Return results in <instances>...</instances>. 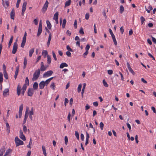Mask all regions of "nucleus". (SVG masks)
<instances>
[{
	"instance_id": "obj_61",
	"label": "nucleus",
	"mask_w": 156,
	"mask_h": 156,
	"mask_svg": "<svg viewBox=\"0 0 156 156\" xmlns=\"http://www.w3.org/2000/svg\"><path fill=\"white\" fill-rule=\"evenodd\" d=\"M129 69V71L131 72L133 75H135V73L134 72L132 69Z\"/></svg>"
},
{
	"instance_id": "obj_23",
	"label": "nucleus",
	"mask_w": 156,
	"mask_h": 156,
	"mask_svg": "<svg viewBox=\"0 0 156 156\" xmlns=\"http://www.w3.org/2000/svg\"><path fill=\"white\" fill-rule=\"evenodd\" d=\"M38 87V84L37 83L35 82L33 85V88L34 90H36Z\"/></svg>"
},
{
	"instance_id": "obj_60",
	"label": "nucleus",
	"mask_w": 156,
	"mask_h": 156,
	"mask_svg": "<svg viewBox=\"0 0 156 156\" xmlns=\"http://www.w3.org/2000/svg\"><path fill=\"white\" fill-rule=\"evenodd\" d=\"M66 55L68 57H70L71 55V53L69 52V51H67L66 52Z\"/></svg>"
},
{
	"instance_id": "obj_9",
	"label": "nucleus",
	"mask_w": 156,
	"mask_h": 156,
	"mask_svg": "<svg viewBox=\"0 0 156 156\" xmlns=\"http://www.w3.org/2000/svg\"><path fill=\"white\" fill-rule=\"evenodd\" d=\"M23 108V105L22 104L19 108V117L20 118L22 115V112Z\"/></svg>"
},
{
	"instance_id": "obj_17",
	"label": "nucleus",
	"mask_w": 156,
	"mask_h": 156,
	"mask_svg": "<svg viewBox=\"0 0 156 156\" xmlns=\"http://www.w3.org/2000/svg\"><path fill=\"white\" fill-rule=\"evenodd\" d=\"M13 40V36H12L11 37L10 39V40H9V43H8V48H9L10 47L11 44Z\"/></svg>"
},
{
	"instance_id": "obj_55",
	"label": "nucleus",
	"mask_w": 156,
	"mask_h": 156,
	"mask_svg": "<svg viewBox=\"0 0 156 156\" xmlns=\"http://www.w3.org/2000/svg\"><path fill=\"white\" fill-rule=\"evenodd\" d=\"M89 17V14L88 13H86L85 15V18L87 20H88Z\"/></svg>"
},
{
	"instance_id": "obj_6",
	"label": "nucleus",
	"mask_w": 156,
	"mask_h": 156,
	"mask_svg": "<svg viewBox=\"0 0 156 156\" xmlns=\"http://www.w3.org/2000/svg\"><path fill=\"white\" fill-rule=\"evenodd\" d=\"M48 1L46 0L42 9V11L43 12H45L47 10L48 6Z\"/></svg>"
},
{
	"instance_id": "obj_31",
	"label": "nucleus",
	"mask_w": 156,
	"mask_h": 156,
	"mask_svg": "<svg viewBox=\"0 0 156 156\" xmlns=\"http://www.w3.org/2000/svg\"><path fill=\"white\" fill-rule=\"evenodd\" d=\"M50 87L53 90H54L55 88V84L53 82L50 85Z\"/></svg>"
},
{
	"instance_id": "obj_18",
	"label": "nucleus",
	"mask_w": 156,
	"mask_h": 156,
	"mask_svg": "<svg viewBox=\"0 0 156 156\" xmlns=\"http://www.w3.org/2000/svg\"><path fill=\"white\" fill-rule=\"evenodd\" d=\"M68 65L65 62L62 63L60 66V68H63L64 67H67Z\"/></svg>"
},
{
	"instance_id": "obj_24",
	"label": "nucleus",
	"mask_w": 156,
	"mask_h": 156,
	"mask_svg": "<svg viewBox=\"0 0 156 156\" xmlns=\"http://www.w3.org/2000/svg\"><path fill=\"white\" fill-rule=\"evenodd\" d=\"M34 48H32L30 50L29 56L30 57H31L32 56V54L34 52Z\"/></svg>"
},
{
	"instance_id": "obj_5",
	"label": "nucleus",
	"mask_w": 156,
	"mask_h": 156,
	"mask_svg": "<svg viewBox=\"0 0 156 156\" xmlns=\"http://www.w3.org/2000/svg\"><path fill=\"white\" fill-rule=\"evenodd\" d=\"M53 72L52 70H49L45 72L43 75V77L44 78L48 77L51 75Z\"/></svg>"
},
{
	"instance_id": "obj_50",
	"label": "nucleus",
	"mask_w": 156,
	"mask_h": 156,
	"mask_svg": "<svg viewBox=\"0 0 156 156\" xmlns=\"http://www.w3.org/2000/svg\"><path fill=\"white\" fill-rule=\"evenodd\" d=\"M70 116H71V114L69 112V113L67 117V119L69 123L70 122Z\"/></svg>"
},
{
	"instance_id": "obj_64",
	"label": "nucleus",
	"mask_w": 156,
	"mask_h": 156,
	"mask_svg": "<svg viewBox=\"0 0 156 156\" xmlns=\"http://www.w3.org/2000/svg\"><path fill=\"white\" fill-rule=\"evenodd\" d=\"M152 41H153V42L154 43V44H156V39L153 37H152Z\"/></svg>"
},
{
	"instance_id": "obj_13",
	"label": "nucleus",
	"mask_w": 156,
	"mask_h": 156,
	"mask_svg": "<svg viewBox=\"0 0 156 156\" xmlns=\"http://www.w3.org/2000/svg\"><path fill=\"white\" fill-rule=\"evenodd\" d=\"M89 134L86 132V141L85 143V145H87L88 143L89 139Z\"/></svg>"
},
{
	"instance_id": "obj_41",
	"label": "nucleus",
	"mask_w": 156,
	"mask_h": 156,
	"mask_svg": "<svg viewBox=\"0 0 156 156\" xmlns=\"http://www.w3.org/2000/svg\"><path fill=\"white\" fill-rule=\"evenodd\" d=\"M82 88V85L81 84H80L78 86L77 90L78 92H80L81 90V89Z\"/></svg>"
},
{
	"instance_id": "obj_20",
	"label": "nucleus",
	"mask_w": 156,
	"mask_h": 156,
	"mask_svg": "<svg viewBox=\"0 0 156 156\" xmlns=\"http://www.w3.org/2000/svg\"><path fill=\"white\" fill-rule=\"evenodd\" d=\"M86 86V84L85 83H84L83 84V87L82 90V92H81V94H82V98L83 97V93L84 91V90Z\"/></svg>"
},
{
	"instance_id": "obj_59",
	"label": "nucleus",
	"mask_w": 156,
	"mask_h": 156,
	"mask_svg": "<svg viewBox=\"0 0 156 156\" xmlns=\"http://www.w3.org/2000/svg\"><path fill=\"white\" fill-rule=\"evenodd\" d=\"M108 73L109 75H112L113 73V71L112 70H109L108 71Z\"/></svg>"
},
{
	"instance_id": "obj_29",
	"label": "nucleus",
	"mask_w": 156,
	"mask_h": 156,
	"mask_svg": "<svg viewBox=\"0 0 156 156\" xmlns=\"http://www.w3.org/2000/svg\"><path fill=\"white\" fill-rule=\"evenodd\" d=\"M3 73H4V76L5 78L6 79H8V75L5 71V69H4Z\"/></svg>"
},
{
	"instance_id": "obj_14",
	"label": "nucleus",
	"mask_w": 156,
	"mask_h": 156,
	"mask_svg": "<svg viewBox=\"0 0 156 156\" xmlns=\"http://www.w3.org/2000/svg\"><path fill=\"white\" fill-rule=\"evenodd\" d=\"M51 34H49L48 38V42L47 43V45L48 47L50 45V41H51Z\"/></svg>"
},
{
	"instance_id": "obj_8",
	"label": "nucleus",
	"mask_w": 156,
	"mask_h": 156,
	"mask_svg": "<svg viewBox=\"0 0 156 156\" xmlns=\"http://www.w3.org/2000/svg\"><path fill=\"white\" fill-rule=\"evenodd\" d=\"M34 92L33 89L32 88L29 89L27 92L28 95L30 97L32 96L34 93Z\"/></svg>"
},
{
	"instance_id": "obj_52",
	"label": "nucleus",
	"mask_w": 156,
	"mask_h": 156,
	"mask_svg": "<svg viewBox=\"0 0 156 156\" xmlns=\"http://www.w3.org/2000/svg\"><path fill=\"white\" fill-rule=\"evenodd\" d=\"M23 129L24 132L25 133H26L27 132V128L26 126L24 125L23 126Z\"/></svg>"
},
{
	"instance_id": "obj_57",
	"label": "nucleus",
	"mask_w": 156,
	"mask_h": 156,
	"mask_svg": "<svg viewBox=\"0 0 156 156\" xmlns=\"http://www.w3.org/2000/svg\"><path fill=\"white\" fill-rule=\"evenodd\" d=\"M34 23L36 25H37L38 23V20H37V19H35L34 20Z\"/></svg>"
},
{
	"instance_id": "obj_4",
	"label": "nucleus",
	"mask_w": 156,
	"mask_h": 156,
	"mask_svg": "<svg viewBox=\"0 0 156 156\" xmlns=\"http://www.w3.org/2000/svg\"><path fill=\"white\" fill-rule=\"evenodd\" d=\"M27 36V33L26 32H25L23 38L22 42L21 43V47L23 48H24L26 43V41Z\"/></svg>"
},
{
	"instance_id": "obj_28",
	"label": "nucleus",
	"mask_w": 156,
	"mask_h": 156,
	"mask_svg": "<svg viewBox=\"0 0 156 156\" xmlns=\"http://www.w3.org/2000/svg\"><path fill=\"white\" fill-rule=\"evenodd\" d=\"M42 149L43 151V153L44 155V156H46L47 153L46 151V149L45 147L43 145L42 146Z\"/></svg>"
},
{
	"instance_id": "obj_36",
	"label": "nucleus",
	"mask_w": 156,
	"mask_h": 156,
	"mask_svg": "<svg viewBox=\"0 0 156 156\" xmlns=\"http://www.w3.org/2000/svg\"><path fill=\"white\" fill-rule=\"evenodd\" d=\"M27 63V60L26 59V58H25L24 59V61L23 62L24 64V66L23 68H25L26 67Z\"/></svg>"
},
{
	"instance_id": "obj_2",
	"label": "nucleus",
	"mask_w": 156,
	"mask_h": 156,
	"mask_svg": "<svg viewBox=\"0 0 156 156\" xmlns=\"http://www.w3.org/2000/svg\"><path fill=\"white\" fill-rule=\"evenodd\" d=\"M15 140L16 147L18 146L19 145H22L23 144V142L20 140L17 136L15 138Z\"/></svg>"
},
{
	"instance_id": "obj_42",
	"label": "nucleus",
	"mask_w": 156,
	"mask_h": 156,
	"mask_svg": "<svg viewBox=\"0 0 156 156\" xmlns=\"http://www.w3.org/2000/svg\"><path fill=\"white\" fill-rule=\"evenodd\" d=\"M140 20L141 21V23L142 24H143L145 21V19L144 17L142 16L140 17Z\"/></svg>"
},
{
	"instance_id": "obj_48",
	"label": "nucleus",
	"mask_w": 156,
	"mask_h": 156,
	"mask_svg": "<svg viewBox=\"0 0 156 156\" xmlns=\"http://www.w3.org/2000/svg\"><path fill=\"white\" fill-rule=\"evenodd\" d=\"M25 84H27L28 85H29V80L28 77H26V78Z\"/></svg>"
},
{
	"instance_id": "obj_22",
	"label": "nucleus",
	"mask_w": 156,
	"mask_h": 156,
	"mask_svg": "<svg viewBox=\"0 0 156 156\" xmlns=\"http://www.w3.org/2000/svg\"><path fill=\"white\" fill-rule=\"evenodd\" d=\"M46 23L48 28L49 29H51V23H50L49 21V20H47Z\"/></svg>"
},
{
	"instance_id": "obj_32",
	"label": "nucleus",
	"mask_w": 156,
	"mask_h": 156,
	"mask_svg": "<svg viewBox=\"0 0 156 156\" xmlns=\"http://www.w3.org/2000/svg\"><path fill=\"white\" fill-rule=\"evenodd\" d=\"M124 11V8L123 6L122 5L120 6V9H119L120 12L121 14H122V12H123Z\"/></svg>"
},
{
	"instance_id": "obj_56",
	"label": "nucleus",
	"mask_w": 156,
	"mask_h": 156,
	"mask_svg": "<svg viewBox=\"0 0 156 156\" xmlns=\"http://www.w3.org/2000/svg\"><path fill=\"white\" fill-rule=\"evenodd\" d=\"M30 115H34V112L33 110V108H32L31 110L29 112Z\"/></svg>"
},
{
	"instance_id": "obj_58",
	"label": "nucleus",
	"mask_w": 156,
	"mask_h": 156,
	"mask_svg": "<svg viewBox=\"0 0 156 156\" xmlns=\"http://www.w3.org/2000/svg\"><path fill=\"white\" fill-rule=\"evenodd\" d=\"M126 125L128 128L129 129V131H130L131 129V127L130 125L128 122L126 123Z\"/></svg>"
},
{
	"instance_id": "obj_1",
	"label": "nucleus",
	"mask_w": 156,
	"mask_h": 156,
	"mask_svg": "<svg viewBox=\"0 0 156 156\" xmlns=\"http://www.w3.org/2000/svg\"><path fill=\"white\" fill-rule=\"evenodd\" d=\"M40 73V70L38 69L36 70L33 74L32 78L33 81L36 80L39 77Z\"/></svg>"
},
{
	"instance_id": "obj_35",
	"label": "nucleus",
	"mask_w": 156,
	"mask_h": 156,
	"mask_svg": "<svg viewBox=\"0 0 156 156\" xmlns=\"http://www.w3.org/2000/svg\"><path fill=\"white\" fill-rule=\"evenodd\" d=\"M66 19H64L63 20L62 24V27L63 28H64L66 26Z\"/></svg>"
},
{
	"instance_id": "obj_46",
	"label": "nucleus",
	"mask_w": 156,
	"mask_h": 156,
	"mask_svg": "<svg viewBox=\"0 0 156 156\" xmlns=\"http://www.w3.org/2000/svg\"><path fill=\"white\" fill-rule=\"evenodd\" d=\"M79 33H80V34H84V32L83 28L81 27L79 31Z\"/></svg>"
},
{
	"instance_id": "obj_63",
	"label": "nucleus",
	"mask_w": 156,
	"mask_h": 156,
	"mask_svg": "<svg viewBox=\"0 0 156 156\" xmlns=\"http://www.w3.org/2000/svg\"><path fill=\"white\" fill-rule=\"evenodd\" d=\"M88 51H86L83 54V56L84 57H85V56L87 55L88 54Z\"/></svg>"
},
{
	"instance_id": "obj_26",
	"label": "nucleus",
	"mask_w": 156,
	"mask_h": 156,
	"mask_svg": "<svg viewBox=\"0 0 156 156\" xmlns=\"http://www.w3.org/2000/svg\"><path fill=\"white\" fill-rule=\"evenodd\" d=\"M58 12H56L54 16L53 19L54 20H55L56 19H58Z\"/></svg>"
},
{
	"instance_id": "obj_27",
	"label": "nucleus",
	"mask_w": 156,
	"mask_h": 156,
	"mask_svg": "<svg viewBox=\"0 0 156 156\" xmlns=\"http://www.w3.org/2000/svg\"><path fill=\"white\" fill-rule=\"evenodd\" d=\"M9 90L8 88L5 89L3 91V96H6V94L8 93Z\"/></svg>"
},
{
	"instance_id": "obj_38",
	"label": "nucleus",
	"mask_w": 156,
	"mask_h": 156,
	"mask_svg": "<svg viewBox=\"0 0 156 156\" xmlns=\"http://www.w3.org/2000/svg\"><path fill=\"white\" fill-rule=\"evenodd\" d=\"M28 108H26V110L25 112V117L24 118L27 119L28 117V115L27 114L28 112Z\"/></svg>"
},
{
	"instance_id": "obj_44",
	"label": "nucleus",
	"mask_w": 156,
	"mask_h": 156,
	"mask_svg": "<svg viewBox=\"0 0 156 156\" xmlns=\"http://www.w3.org/2000/svg\"><path fill=\"white\" fill-rule=\"evenodd\" d=\"M52 53L53 56V57L54 60L55 61H56L57 60V58L56 55H55V53L54 52V51H52Z\"/></svg>"
},
{
	"instance_id": "obj_51",
	"label": "nucleus",
	"mask_w": 156,
	"mask_h": 156,
	"mask_svg": "<svg viewBox=\"0 0 156 156\" xmlns=\"http://www.w3.org/2000/svg\"><path fill=\"white\" fill-rule=\"evenodd\" d=\"M69 102V100L67 98H65V102H64V105L65 106H66L67 103H68Z\"/></svg>"
},
{
	"instance_id": "obj_16",
	"label": "nucleus",
	"mask_w": 156,
	"mask_h": 156,
	"mask_svg": "<svg viewBox=\"0 0 156 156\" xmlns=\"http://www.w3.org/2000/svg\"><path fill=\"white\" fill-rule=\"evenodd\" d=\"M21 87L19 85L17 86V93L18 95L19 96L20 94V89Z\"/></svg>"
},
{
	"instance_id": "obj_12",
	"label": "nucleus",
	"mask_w": 156,
	"mask_h": 156,
	"mask_svg": "<svg viewBox=\"0 0 156 156\" xmlns=\"http://www.w3.org/2000/svg\"><path fill=\"white\" fill-rule=\"evenodd\" d=\"M5 150V148L4 147H3L0 150V156H2Z\"/></svg>"
},
{
	"instance_id": "obj_53",
	"label": "nucleus",
	"mask_w": 156,
	"mask_h": 156,
	"mask_svg": "<svg viewBox=\"0 0 156 156\" xmlns=\"http://www.w3.org/2000/svg\"><path fill=\"white\" fill-rule=\"evenodd\" d=\"M90 48V46L89 44H87L85 48L86 51H88V50Z\"/></svg>"
},
{
	"instance_id": "obj_37",
	"label": "nucleus",
	"mask_w": 156,
	"mask_h": 156,
	"mask_svg": "<svg viewBox=\"0 0 156 156\" xmlns=\"http://www.w3.org/2000/svg\"><path fill=\"white\" fill-rule=\"evenodd\" d=\"M42 54L44 57H45L47 55H48V52L46 50H43L42 52Z\"/></svg>"
},
{
	"instance_id": "obj_34",
	"label": "nucleus",
	"mask_w": 156,
	"mask_h": 156,
	"mask_svg": "<svg viewBox=\"0 0 156 156\" xmlns=\"http://www.w3.org/2000/svg\"><path fill=\"white\" fill-rule=\"evenodd\" d=\"M71 2V0H68L65 3V6H69Z\"/></svg>"
},
{
	"instance_id": "obj_19",
	"label": "nucleus",
	"mask_w": 156,
	"mask_h": 156,
	"mask_svg": "<svg viewBox=\"0 0 156 156\" xmlns=\"http://www.w3.org/2000/svg\"><path fill=\"white\" fill-rule=\"evenodd\" d=\"M14 16H15V12H14V11L13 9H12L11 12V13H10V16H11V18L13 19V20H14Z\"/></svg>"
},
{
	"instance_id": "obj_45",
	"label": "nucleus",
	"mask_w": 156,
	"mask_h": 156,
	"mask_svg": "<svg viewBox=\"0 0 156 156\" xmlns=\"http://www.w3.org/2000/svg\"><path fill=\"white\" fill-rule=\"evenodd\" d=\"M66 49L68 51H70L71 52H72L73 51V50L70 47L69 45L66 46Z\"/></svg>"
},
{
	"instance_id": "obj_7",
	"label": "nucleus",
	"mask_w": 156,
	"mask_h": 156,
	"mask_svg": "<svg viewBox=\"0 0 156 156\" xmlns=\"http://www.w3.org/2000/svg\"><path fill=\"white\" fill-rule=\"evenodd\" d=\"M27 5V3L26 2H24L23 3L22 11V15L23 16V15L24 12L26 10Z\"/></svg>"
},
{
	"instance_id": "obj_43",
	"label": "nucleus",
	"mask_w": 156,
	"mask_h": 156,
	"mask_svg": "<svg viewBox=\"0 0 156 156\" xmlns=\"http://www.w3.org/2000/svg\"><path fill=\"white\" fill-rule=\"evenodd\" d=\"M65 139V144L66 145H67L68 144V137L67 136H66L64 138Z\"/></svg>"
},
{
	"instance_id": "obj_62",
	"label": "nucleus",
	"mask_w": 156,
	"mask_h": 156,
	"mask_svg": "<svg viewBox=\"0 0 156 156\" xmlns=\"http://www.w3.org/2000/svg\"><path fill=\"white\" fill-rule=\"evenodd\" d=\"M50 82V81H49V80L48 79L46 80L45 81H44V83L45 84V85L47 86Z\"/></svg>"
},
{
	"instance_id": "obj_15",
	"label": "nucleus",
	"mask_w": 156,
	"mask_h": 156,
	"mask_svg": "<svg viewBox=\"0 0 156 156\" xmlns=\"http://www.w3.org/2000/svg\"><path fill=\"white\" fill-rule=\"evenodd\" d=\"M27 87L26 84H24L22 88V94L23 95H24L25 91L26 90Z\"/></svg>"
},
{
	"instance_id": "obj_47",
	"label": "nucleus",
	"mask_w": 156,
	"mask_h": 156,
	"mask_svg": "<svg viewBox=\"0 0 156 156\" xmlns=\"http://www.w3.org/2000/svg\"><path fill=\"white\" fill-rule=\"evenodd\" d=\"M104 124L102 122H101L100 123V127L101 129V130H103V129Z\"/></svg>"
},
{
	"instance_id": "obj_33",
	"label": "nucleus",
	"mask_w": 156,
	"mask_h": 156,
	"mask_svg": "<svg viewBox=\"0 0 156 156\" xmlns=\"http://www.w3.org/2000/svg\"><path fill=\"white\" fill-rule=\"evenodd\" d=\"M6 126L7 129V131L8 132V133H9L10 131V128L9 124L8 122L6 123Z\"/></svg>"
},
{
	"instance_id": "obj_10",
	"label": "nucleus",
	"mask_w": 156,
	"mask_h": 156,
	"mask_svg": "<svg viewBox=\"0 0 156 156\" xmlns=\"http://www.w3.org/2000/svg\"><path fill=\"white\" fill-rule=\"evenodd\" d=\"M20 137L23 140L25 141L26 140V137L24 135L23 133V132L22 130L20 131Z\"/></svg>"
},
{
	"instance_id": "obj_54",
	"label": "nucleus",
	"mask_w": 156,
	"mask_h": 156,
	"mask_svg": "<svg viewBox=\"0 0 156 156\" xmlns=\"http://www.w3.org/2000/svg\"><path fill=\"white\" fill-rule=\"evenodd\" d=\"M74 27L76 29L77 27V21L76 20H75L74 21Z\"/></svg>"
},
{
	"instance_id": "obj_3",
	"label": "nucleus",
	"mask_w": 156,
	"mask_h": 156,
	"mask_svg": "<svg viewBox=\"0 0 156 156\" xmlns=\"http://www.w3.org/2000/svg\"><path fill=\"white\" fill-rule=\"evenodd\" d=\"M17 39L16 40L13 44L12 53L13 54H15L18 48V44L17 43Z\"/></svg>"
},
{
	"instance_id": "obj_40",
	"label": "nucleus",
	"mask_w": 156,
	"mask_h": 156,
	"mask_svg": "<svg viewBox=\"0 0 156 156\" xmlns=\"http://www.w3.org/2000/svg\"><path fill=\"white\" fill-rule=\"evenodd\" d=\"M103 83L104 85L106 87H108V84L107 83V82H106L105 80H103Z\"/></svg>"
},
{
	"instance_id": "obj_49",
	"label": "nucleus",
	"mask_w": 156,
	"mask_h": 156,
	"mask_svg": "<svg viewBox=\"0 0 156 156\" xmlns=\"http://www.w3.org/2000/svg\"><path fill=\"white\" fill-rule=\"evenodd\" d=\"M75 136L76 137L77 139L79 140V133L77 131H75Z\"/></svg>"
},
{
	"instance_id": "obj_11",
	"label": "nucleus",
	"mask_w": 156,
	"mask_h": 156,
	"mask_svg": "<svg viewBox=\"0 0 156 156\" xmlns=\"http://www.w3.org/2000/svg\"><path fill=\"white\" fill-rule=\"evenodd\" d=\"M45 84L44 81H41L39 84V87L40 89H43L44 88Z\"/></svg>"
},
{
	"instance_id": "obj_30",
	"label": "nucleus",
	"mask_w": 156,
	"mask_h": 156,
	"mask_svg": "<svg viewBox=\"0 0 156 156\" xmlns=\"http://www.w3.org/2000/svg\"><path fill=\"white\" fill-rule=\"evenodd\" d=\"M19 69H16V70L15 72V74L14 75V77L15 78V79L16 80L17 78V75L18 74V73L19 72Z\"/></svg>"
},
{
	"instance_id": "obj_39",
	"label": "nucleus",
	"mask_w": 156,
	"mask_h": 156,
	"mask_svg": "<svg viewBox=\"0 0 156 156\" xmlns=\"http://www.w3.org/2000/svg\"><path fill=\"white\" fill-rule=\"evenodd\" d=\"M41 68H47L48 66V65H47V66H44V63L43 62H41Z\"/></svg>"
},
{
	"instance_id": "obj_21",
	"label": "nucleus",
	"mask_w": 156,
	"mask_h": 156,
	"mask_svg": "<svg viewBox=\"0 0 156 156\" xmlns=\"http://www.w3.org/2000/svg\"><path fill=\"white\" fill-rule=\"evenodd\" d=\"M42 31V27H38L37 36H39L41 34Z\"/></svg>"
},
{
	"instance_id": "obj_25",
	"label": "nucleus",
	"mask_w": 156,
	"mask_h": 156,
	"mask_svg": "<svg viewBox=\"0 0 156 156\" xmlns=\"http://www.w3.org/2000/svg\"><path fill=\"white\" fill-rule=\"evenodd\" d=\"M51 61V58L50 56L49 55H47V63L48 64H50Z\"/></svg>"
}]
</instances>
